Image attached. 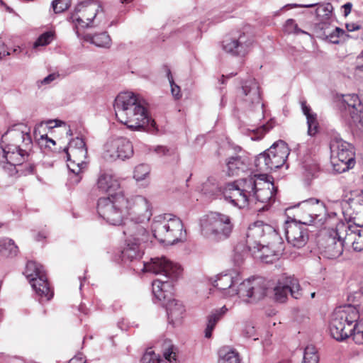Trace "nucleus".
<instances>
[{
	"label": "nucleus",
	"instance_id": "obj_5",
	"mask_svg": "<svg viewBox=\"0 0 363 363\" xmlns=\"http://www.w3.org/2000/svg\"><path fill=\"white\" fill-rule=\"evenodd\" d=\"M74 24V30L80 38L79 29L104 26L106 18L101 5L94 0H87L79 4L69 17Z\"/></svg>",
	"mask_w": 363,
	"mask_h": 363
},
{
	"label": "nucleus",
	"instance_id": "obj_64",
	"mask_svg": "<svg viewBox=\"0 0 363 363\" xmlns=\"http://www.w3.org/2000/svg\"><path fill=\"white\" fill-rule=\"evenodd\" d=\"M13 359L18 361L19 363H26V362L23 359L18 357H14Z\"/></svg>",
	"mask_w": 363,
	"mask_h": 363
},
{
	"label": "nucleus",
	"instance_id": "obj_16",
	"mask_svg": "<svg viewBox=\"0 0 363 363\" xmlns=\"http://www.w3.org/2000/svg\"><path fill=\"white\" fill-rule=\"evenodd\" d=\"M255 40L247 33L238 31L226 36L222 42L223 50L228 54L236 57H245L253 48Z\"/></svg>",
	"mask_w": 363,
	"mask_h": 363
},
{
	"label": "nucleus",
	"instance_id": "obj_15",
	"mask_svg": "<svg viewBox=\"0 0 363 363\" xmlns=\"http://www.w3.org/2000/svg\"><path fill=\"white\" fill-rule=\"evenodd\" d=\"M126 201L124 205L125 216L128 220H137L147 223L152 216V205L150 201L144 196L134 195L130 197L125 196Z\"/></svg>",
	"mask_w": 363,
	"mask_h": 363
},
{
	"label": "nucleus",
	"instance_id": "obj_27",
	"mask_svg": "<svg viewBox=\"0 0 363 363\" xmlns=\"http://www.w3.org/2000/svg\"><path fill=\"white\" fill-rule=\"evenodd\" d=\"M147 223L137 220H126L124 223L123 234L125 236V242H134L139 243L147 242L150 235L145 227Z\"/></svg>",
	"mask_w": 363,
	"mask_h": 363
},
{
	"label": "nucleus",
	"instance_id": "obj_13",
	"mask_svg": "<svg viewBox=\"0 0 363 363\" xmlns=\"http://www.w3.org/2000/svg\"><path fill=\"white\" fill-rule=\"evenodd\" d=\"M24 274L36 294L39 296L40 301L43 300L50 301L52 298L53 292L50 288L47 276L43 267L40 264L28 261Z\"/></svg>",
	"mask_w": 363,
	"mask_h": 363
},
{
	"label": "nucleus",
	"instance_id": "obj_57",
	"mask_svg": "<svg viewBox=\"0 0 363 363\" xmlns=\"http://www.w3.org/2000/svg\"><path fill=\"white\" fill-rule=\"evenodd\" d=\"M48 125L49 128H54L60 126L62 124H65L63 121H59V120H54V121H48Z\"/></svg>",
	"mask_w": 363,
	"mask_h": 363
},
{
	"label": "nucleus",
	"instance_id": "obj_22",
	"mask_svg": "<svg viewBox=\"0 0 363 363\" xmlns=\"http://www.w3.org/2000/svg\"><path fill=\"white\" fill-rule=\"evenodd\" d=\"M274 292L275 300L280 303L285 302L289 294L295 299L300 298L303 295L298 280L291 276L280 277L274 287Z\"/></svg>",
	"mask_w": 363,
	"mask_h": 363
},
{
	"label": "nucleus",
	"instance_id": "obj_60",
	"mask_svg": "<svg viewBox=\"0 0 363 363\" xmlns=\"http://www.w3.org/2000/svg\"><path fill=\"white\" fill-rule=\"evenodd\" d=\"M303 167L306 169V170L308 171L310 173H313L316 169L315 164H313V166L310 167L309 168L307 167L306 164H303Z\"/></svg>",
	"mask_w": 363,
	"mask_h": 363
},
{
	"label": "nucleus",
	"instance_id": "obj_29",
	"mask_svg": "<svg viewBox=\"0 0 363 363\" xmlns=\"http://www.w3.org/2000/svg\"><path fill=\"white\" fill-rule=\"evenodd\" d=\"M142 363H177L176 347L169 345L163 352V356L152 350H147L142 357Z\"/></svg>",
	"mask_w": 363,
	"mask_h": 363
},
{
	"label": "nucleus",
	"instance_id": "obj_4",
	"mask_svg": "<svg viewBox=\"0 0 363 363\" xmlns=\"http://www.w3.org/2000/svg\"><path fill=\"white\" fill-rule=\"evenodd\" d=\"M143 272H151L164 277V279H156L152 282V294L158 301H164L171 292L172 286L169 280L177 279L181 274V266L164 257L152 258L149 262H143Z\"/></svg>",
	"mask_w": 363,
	"mask_h": 363
},
{
	"label": "nucleus",
	"instance_id": "obj_44",
	"mask_svg": "<svg viewBox=\"0 0 363 363\" xmlns=\"http://www.w3.org/2000/svg\"><path fill=\"white\" fill-rule=\"evenodd\" d=\"M167 75L170 84L172 96L177 99H180L182 96L180 87L174 83L170 69H167Z\"/></svg>",
	"mask_w": 363,
	"mask_h": 363
},
{
	"label": "nucleus",
	"instance_id": "obj_6",
	"mask_svg": "<svg viewBox=\"0 0 363 363\" xmlns=\"http://www.w3.org/2000/svg\"><path fill=\"white\" fill-rule=\"evenodd\" d=\"M233 228L230 218L220 213L211 212L200 219L201 234L211 242H218L226 240Z\"/></svg>",
	"mask_w": 363,
	"mask_h": 363
},
{
	"label": "nucleus",
	"instance_id": "obj_47",
	"mask_svg": "<svg viewBox=\"0 0 363 363\" xmlns=\"http://www.w3.org/2000/svg\"><path fill=\"white\" fill-rule=\"evenodd\" d=\"M155 151L160 156H170L175 154L174 150L162 145L157 146Z\"/></svg>",
	"mask_w": 363,
	"mask_h": 363
},
{
	"label": "nucleus",
	"instance_id": "obj_43",
	"mask_svg": "<svg viewBox=\"0 0 363 363\" xmlns=\"http://www.w3.org/2000/svg\"><path fill=\"white\" fill-rule=\"evenodd\" d=\"M70 4V0H55L52 3V6L55 13H60L67 10Z\"/></svg>",
	"mask_w": 363,
	"mask_h": 363
},
{
	"label": "nucleus",
	"instance_id": "obj_36",
	"mask_svg": "<svg viewBox=\"0 0 363 363\" xmlns=\"http://www.w3.org/2000/svg\"><path fill=\"white\" fill-rule=\"evenodd\" d=\"M218 355V363H240L239 354L228 347L220 349Z\"/></svg>",
	"mask_w": 363,
	"mask_h": 363
},
{
	"label": "nucleus",
	"instance_id": "obj_20",
	"mask_svg": "<svg viewBox=\"0 0 363 363\" xmlns=\"http://www.w3.org/2000/svg\"><path fill=\"white\" fill-rule=\"evenodd\" d=\"M238 96L244 107L262 111L263 104L261 101L259 86L255 79L245 80L238 90Z\"/></svg>",
	"mask_w": 363,
	"mask_h": 363
},
{
	"label": "nucleus",
	"instance_id": "obj_31",
	"mask_svg": "<svg viewBox=\"0 0 363 363\" xmlns=\"http://www.w3.org/2000/svg\"><path fill=\"white\" fill-rule=\"evenodd\" d=\"M226 166L228 176H238L247 170L248 161L241 156L230 157L227 160Z\"/></svg>",
	"mask_w": 363,
	"mask_h": 363
},
{
	"label": "nucleus",
	"instance_id": "obj_63",
	"mask_svg": "<svg viewBox=\"0 0 363 363\" xmlns=\"http://www.w3.org/2000/svg\"><path fill=\"white\" fill-rule=\"evenodd\" d=\"M298 211H299V213H301V216H301V218H300V219H302V218H303V216H308V211H302V210L301 209V207H300V206H298Z\"/></svg>",
	"mask_w": 363,
	"mask_h": 363
},
{
	"label": "nucleus",
	"instance_id": "obj_41",
	"mask_svg": "<svg viewBox=\"0 0 363 363\" xmlns=\"http://www.w3.org/2000/svg\"><path fill=\"white\" fill-rule=\"evenodd\" d=\"M53 40V33L51 31H48L40 35L33 44L34 48L40 46H45L50 44Z\"/></svg>",
	"mask_w": 363,
	"mask_h": 363
},
{
	"label": "nucleus",
	"instance_id": "obj_62",
	"mask_svg": "<svg viewBox=\"0 0 363 363\" xmlns=\"http://www.w3.org/2000/svg\"><path fill=\"white\" fill-rule=\"evenodd\" d=\"M353 328H359V330H363V323H357V322L352 323Z\"/></svg>",
	"mask_w": 363,
	"mask_h": 363
},
{
	"label": "nucleus",
	"instance_id": "obj_25",
	"mask_svg": "<svg viewBox=\"0 0 363 363\" xmlns=\"http://www.w3.org/2000/svg\"><path fill=\"white\" fill-rule=\"evenodd\" d=\"M339 231L345 236L346 247H352L356 252L363 250V230L359 226L340 222Z\"/></svg>",
	"mask_w": 363,
	"mask_h": 363
},
{
	"label": "nucleus",
	"instance_id": "obj_24",
	"mask_svg": "<svg viewBox=\"0 0 363 363\" xmlns=\"http://www.w3.org/2000/svg\"><path fill=\"white\" fill-rule=\"evenodd\" d=\"M242 277L236 269H230L218 274L213 281V286L223 292V296L232 297L238 295V286Z\"/></svg>",
	"mask_w": 363,
	"mask_h": 363
},
{
	"label": "nucleus",
	"instance_id": "obj_34",
	"mask_svg": "<svg viewBox=\"0 0 363 363\" xmlns=\"http://www.w3.org/2000/svg\"><path fill=\"white\" fill-rule=\"evenodd\" d=\"M84 40L100 48H109L111 45V39L106 32L95 34H87L83 37Z\"/></svg>",
	"mask_w": 363,
	"mask_h": 363
},
{
	"label": "nucleus",
	"instance_id": "obj_2",
	"mask_svg": "<svg viewBox=\"0 0 363 363\" xmlns=\"http://www.w3.org/2000/svg\"><path fill=\"white\" fill-rule=\"evenodd\" d=\"M32 140L23 125H15L1 137L0 167L9 175L21 172L26 175L34 171Z\"/></svg>",
	"mask_w": 363,
	"mask_h": 363
},
{
	"label": "nucleus",
	"instance_id": "obj_28",
	"mask_svg": "<svg viewBox=\"0 0 363 363\" xmlns=\"http://www.w3.org/2000/svg\"><path fill=\"white\" fill-rule=\"evenodd\" d=\"M96 189L101 193L115 195L120 189L121 183L118 177L111 171H102L99 173L96 183Z\"/></svg>",
	"mask_w": 363,
	"mask_h": 363
},
{
	"label": "nucleus",
	"instance_id": "obj_45",
	"mask_svg": "<svg viewBox=\"0 0 363 363\" xmlns=\"http://www.w3.org/2000/svg\"><path fill=\"white\" fill-rule=\"evenodd\" d=\"M333 11V6L330 4H326L324 5H321L318 7L316 9V14L318 16H320L322 15L328 17Z\"/></svg>",
	"mask_w": 363,
	"mask_h": 363
},
{
	"label": "nucleus",
	"instance_id": "obj_23",
	"mask_svg": "<svg viewBox=\"0 0 363 363\" xmlns=\"http://www.w3.org/2000/svg\"><path fill=\"white\" fill-rule=\"evenodd\" d=\"M298 206L304 211H308V216H303L301 222L304 225L313 223L322 224L326 216V208L324 203L316 199H309L298 203Z\"/></svg>",
	"mask_w": 363,
	"mask_h": 363
},
{
	"label": "nucleus",
	"instance_id": "obj_21",
	"mask_svg": "<svg viewBox=\"0 0 363 363\" xmlns=\"http://www.w3.org/2000/svg\"><path fill=\"white\" fill-rule=\"evenodd\" d=\"M133 155L132 143L125 138H110L105 145L104 157L106 160L113 161L117 159L124 160Z\"/></svg>",
	"mask_w": 363,
	"mask_h": 363
},
{
	"label": "nucleus",
	"instance_id": "obj_33",
	"mask_svg": "<svg viewBox=\"0 0 363 363\" xmlns=\"http://www.w3.org/2000/svg\"><path fill=\"white\" fill-rule=\"evenodd\" d=\"M126 246L121 252L122 259L124 261H133L141 256L140 246L142 243L134 242H125Z\"/></svg>",
	"mask_w": 363,
	"mask_h": 363
},
{
	"label": "nucleus",
	"instance_id": "obj_17",
	"mask_svg": "<svg viewBox=\"0 0 363 363\" xmlns=\"http://www.w3.org/2000/svg\"><path fill=\"white\" fill-rule=\"evenodd\" d=\"M339 223L335 228L325 230L318 241L319 247L323 250L325 257L328 259L339 257L346 247L344 235L339 233Z\"/></svg>",
	"mask_w": 363,
	"mask_h": 363
},
{
	"label": "nucleus",
	"instance_id": "obj_8",
	"mask_svg": "<svg viewBox=\"0 0 363 363\" xmlns=\"http://www.w3.org/2000/svg\"><path fill=\"white\" fill-rule=\"evenodd\" d=\"M151 229L154 238L160 242L172 245L183 238L182 220L172 214L155 216Z\"/></svg>",
	"mask_w": 363,
	"mask_h": 363
},
{
	"label": "nucleus",
	"instance_id": "obj_37",
	"mask_svg": "<svg viewBox=\"0 0 363 363\" xmlns=\"http://www.w3.org/2000/svg\"><path fill=\"white\" fill-rule=\"evenodd\" d=\"M18 248L14 241L5 238L0 240V252L6 257H13L18 254Z\"/></svg>",
	"mask_w": 363,
	"mask_h": 363
},
{
	"label": "nucleus",
	"instance_id": "obj_51",
	"mask_svg": "<svg viewBox=\"0 0 363 363\" xmlns=\"http://www.w3.org/2000/svg\"><path fill=\"white\" fill-rule=\"evenodd\" d=\"M318 5V4H286L283 8L287 9H293V8H312L315 6Z\"/></svg>",
	"mask_w": 363,
	"mask_h": 363
},
{
	"label": "nucleus",
	"instance_id": "obj_30",
	"mask_svg": "<svg viewBox=\"0 0 363 363\" xmlns=\"http://www.w3.org/2000/svg\"><path fill=\"white\" fill-rule=\"evenodd\" d=\"M166 310L169 323L174 326L179 325L185 313L183 303L179 300L170 298L166 304Z\"/></svg>",
	"mask_w": 363,
	"mask_h": 363
},
{
	"label": "nucleus",
	"instance_id": "obj_53",
	"mask_svg": "<svg viewBox=\"0 0 363 363\" xmlns=\"http://www.w3.org/2000/svg\"><path fill=\"white\" fill-rule=\"evenodd\" d=\"M86 359L84 357L82 354H78L74 357H72L69 363H85Z\"/></svg>",
	"mask_w": 363,
	"mask_h": 363
},
{
	"label": "nucleus",
	"instance_id": "obj_46",
	"mask_svg": "<svg viewBox=\"0 0 363 363\" xmlns=\"http://www.w3.org/2000/svg\"><path fill=\"white\" fill-rule=\"evenodd\" d=\"M344 33L345 31L342 29L336 27L335 30L328 35V38L331 43L337 44L339 43V37L342 36Z\"/></svg>",
	"mask_w": 363,
	"mask_h": 363
},
{
	"label": "nucleus",
	"instance_id": "obj_18",
	"mask_svg": "<svg viewBox=\"0 0 363 363\" xmlns=\"http://www.w3.org/2000/svg\"><path fill=\"white\" fill-rule=\"evenodd\" d=\"M267 285L265 279L262 277L245 279L238 286V296L245 303H256L267 295Z\"/></svg>",
	"mask_w": 363,
	"mask_h": 363
},
{
	"label": "nucleus",
	"instance_id": "obj_26",
	"mask_svg": "<svg viewBox=\"0 0 363 363\" xmlns=\"http://www.w3.org/2000/svg\"><path fill=\"white\" fill-rule=\"evenodd\" d=\"M304 223L301 222L292 221L286 223L285 228V234L289 244L296 248H301L308 242V232L304 226Z\"/></svg>",
	"mask_w": 363,
	"mask_h": 363
},
{
	"label": "nucleus",
	"instance_id": "obj_39",
	"mask_svg": "<svg viewBox=\"0 0 363 363\" xmlns=\"http://www.w3.org/2000/svg\"><path fill=\"white\" fill-rule=\"evenodd\" d=\"M150 168L147 164H140L135 167L133 172V177L137 182L143 181L148 177Z\"/></svg>",
	"mask_w": 363,
	"mask_h": 363
},
{
	"label": "nucleus",
	"instance_id": "obj_35",
	"mask_svg": "<svg viewBox=\"0 0 363 363\" xmlns=\"http://www.w3.org/2000/svg\"><path fill=\"white\" fill-rule=\"evenodd\" d=\"M303 113L306 116L308 124V133L310 135H314L317 133L318 123L316 115L311 112V108L306 104L305 101L301 102Z\"/></svg>",
	"mask_w": 363,
	"mask_h": 363
},
{
	"label": "nucleus",
	"instance_id": "obj_52",
	"mask_svg": "<svg viewBox=\"0 0 363 363\" xmlns=\"http://www.w3.org/2000/svg\"><path fill=\"white\" fill-rule=\"evenodd\" d=\"M11 55L9 50H6L4 44L0 42V62L4 60L6 56Z\"/></svg>",
	"mask_w": 363,
	"mask_h": 363
},
{
	"label": "nucleus",
	"instance_id": "obj_42",
	"mask_svg": "<svg viewBox=\"0 0 363 363\" xmlns=\"http://www.w3.org/2000/svg\"><path fill=\"white\" fill-rule=\"evenodd\" d=\"M247 255V252L242 250L240 246H237L234 251V255L233 256V262L236 266H241L245 259H246Z\"/></svg>",
	"mask_w": 363,
	"mask_h": 363
},
{
	"label": "nucleus",
	"instance_id": "obj_55",
	"mask_svg": "<svg viewBox=\"0 0 363 363\" xmlns=\"http://www.w3.org/2000/svg\"><path fill=\"white\" fill-rule=\"evenodd\" d=\"M274 126V122L271 121L267 123L265 125H262L259 128V131H262V134H265L267 132H268L270 129H272Z\"/></svg>",
	"mask_w": 363,
	"mask_h": 363
},
{
	"label": "nucleus",
	"instance_id": "obj_58",
	"mask_svg": "<svg viewBox=\"0 0 363 363\" xmlns=\"http://www.w3.org/2000/svg\"><path fill=\"white\" fill-rule=\"evenodd\" d=\"M343 8L345 9V15L347 16L350 12L352 9V4L351 3H347L343 6Z\"/></svg>",
	"mask_w": 363,
	"mask_h": 363
},
{
	"label": "nucleus",
	"instance_id": "obj_54",
	"mask_svg": "<svg viewBox=\"0 0 363 363\" xmlns=\"http://www.w3.org/2000/svg\"><path fill=\"white\" fill-rule=\"evenodd\" d=\"M356 63L357 69L363 72V51L357 57Z\"/></svg>",
	"mask_w": 363,
	"mask_h": 363
},
{
	"label": "nucleus",
	"instance_id": "obj_40",
	"mask_svg": "<svg viewBox=\"0 0 363 363\" xmlns=\"http://www.w3.org/2000/svg\"><path fill=\"white\" fill-rule=\"evenodd\" d=\"M284 31L288 34H308L307 32L299 28L295 21L291 18L288 19L285 22V24L284 26Z\"/></svg>",
	"mask_w": 363,
	"mask_h": 363
},
{
	"label": "nucleus",
	"instance_id": "obj_48",
	"mask_svg": "<svg viewBox=\"0 0 363 363\" xmlns=\"http://www.w3.org/2000/svg\"><path fill=\"white\" fill-rule=\"evenodd\" d=\"M354 330H352V335L354 340L357 344H363V330H359V328H354Z\"/></svg>",
	"mask_w": 363,
	"mask_h": 363
},
{
	"label": "nucleus",
	"instance_id": "obj_14",
	"mask_svg": "<svg viewBox=\"0 0 363 363\" xmlns=\"http://www.w3.org/2000/svg\"><path fill=\"white\" fill-rule=\"evenodd\" d=\"M67 154L68 169L74 174L75 183L79 182L81 177L79 173L86 167L85 160L87 156V149L84 140L77 137L71 140L68 147L64 149Z\"/></svg>",
	"mask_w": 363,
	"mask_h": 363
},
{
	"label": "nucleus",
	"instance_id": "obj_12",
	"mask_svg": "<svg viewBox=\"0 0 363 363\" xmlns=\"http://www.w3.org/2000/svg\"><path fill=\"white\" fill-rule=\"evenodd\" d=\"M289 152L287 144L279 140L257 157L255 161V166L257 170L262 172L275 170L285 163Z\"/></svg>",
	"mask_w": 363,
	"mask_h": 363
},
{
	"label": "nucleus",
	"instance_id": "obj_9",
	"mask_svg": "<svg viewBox=\"0 0 363 363\" xmlns=\"http://www.w3.org/2000/svg\"><path fill=\"white\" fill-rule=\"evenodd\" d=\"M276 238L277 233L272 225L257 220L248 227L246 245L252 253L260 251L265 255L271 240Z\"/></svg>",
	"mask_w": 363,
	"mask_h": 363
},
{
	"label": "nucleus",
	"instance_id": "obj_56",
	"mask_svg": "<svg viewBox=\"0 0 363 363\" xmlns=\"http://www.w3.org/2000/svg\"><path fill=\"white\" fill-rule=\"evenodd\" d=\"M346 29L349 32H352L354 30H357L360 28V26L359 24L354 23H348L345 25Z\"/></svg>",
	"mask_w": 363,
	"mask_h": 363
},
{
	"label": "nucleus",
	"instance_id": "obj_49",
	"mask_svg": "<svg viewBox=\"0 0 363 363\" xmlns=\"http://www.w3.org/2000/svg\"><path fill=\"white\" fill-rule=\"evenodd\" d=\"M243 335L246 337H252L254 340H257V338L255 337V329L253 325L251 324H247L243 329Z\"/></svg>",
	"mask_w": 363,
	"mask_h": 363
},
{
	"label": "nucleus",
	"instance_id": "obj_11",
	"mask_svg": "<svg viewBox=\"0 0 363 363\" xmlns=\"http://www.w3.org/2000/svg\"><path fill=\"white\" fill-rule=\"evenodd\" d=\"M331 162L334 170L341 173L352 168L355 164L353 146L339 136H334L330 143Z\"/></svg>",
	"mask_w": 363,
	"mask_h": 363
},
{
	"label": "nucleus",
	"instance_id": "obj_32",
	"mask_svg": "<svg viewBox=\"0 0 363 363\" xmlns=\"http://www.w3.org/2000/svg\"><path fill=\"white\" fill-rule=\"evenodd\" d=\"M228 309L225 306H223L219 309H216L211 312L210 315L207 317V324L206 328L205 329V337L206 338H210L212 336V332L215 328L216 323L221 318L223 315H224Z\"/></svg>",
	"mask_w": 363,
	"mask_h": 363
},
{
	"label": "nucleus",
	"instance_id": "obj_50",
	"mask_svg": "<svg viewBox=\"0 0 363 363\" xmlns=\"http://www.w3.org/2000/svg\"><path fill=\"white\" fill-rule=\"evenodd\" d=\"M59 76L60 75L58 73L50 74L48 76H47L43 80L40 81V84L45 85L49 84L52 82L56 80L59 77Z\"/></svg>",
	"mask_w": 363,
	"mask_h": 363
},
{
	"label": "nucleus",
	"instance_id": "obj_19",
	"mask_svg": "<svg viewBox=\"0 0 363 363\" xmlns=\"http://www.w3.org/2000/svg\"><path fill=\"white\" fill-rule=\"evenodd\" d=\"M341 116L350 123H363V105L357 94L343 95L338 101Z\"/></svg>",
	"mask_w": 363,
	"mask_h": 363
},
{
	"label": "nucleus",
	"instance_id": "obj_59",
	"mask_svg": "<svg viewBox=\"0 0 363 363\" xmlns=\"http://www.w3.org/2000/svg\"><path fill=\"white\" fill-rule=\"evenodd\" d=\"M46 237H47V235L45 233H38V235L36 236V240L38 241H40V240L45 239Z\"/></svg>",
	"mask_w": 363,
	"mask_h": 363
},
{
	"label": "nucleus",
	"instance_id": "obj_1",
	"mask_svg": "<svg viewBox=\"0 0 363 363\" xmlns=\"http://www.w3.org/2000/svg\"><path fill=\"white\" fill-rule=\"evenodd\" d=\"M203 191L210 196L221 193L226 201L242 208L258 202L266 204L274 201L277 189L272 177L267 174H255L223 186H218L216 179H208L203 184Z\"/></svg>",
	"mask_w": 363,
	"mask_h": 363
},
{
	"label": "nucleus",
	"instance_id": "obj_61",
	"mask_svg": "<svg viewBox=\"0 0 363 363\" xmlns=\"http://www.w3.org/2000/svg\"><path fill=\"white\" fill-rule=\"evenodd\" d=\"M41 138H42V139H45L47 141V143H50L53 145H55V141L53 140L52 139L48 138V137L47 135H42Z\"/></svg>",
	"mask_w": 363,
	"mask_h": 363
},
{
	"label": "nucleus",
	"instance_id": "obj_3",
	"mask_svg": "<svg viewBox=\"0 0 363 363\" xmlns=\"http://www.w3.org/2000/svg\"><path fill=\"white\" fill-rule=\"evenodd\" d=\"M113 106L118 121L128 128L134 130L146 128L151 133L157 131L156 123L150 116L144 101L140 100L133 93L119 94Z\"/></svg>",
	"mask_w": 363,
	"mask_h": 363
},
{
	"label": "nucleus",
	"instance_id": "obj_10",
	"mask_svg": "<svg viewBox=\"0 0 363 363\" xmlns=\"http://www.w3.org/2000/svg\"><path fill=\"white\" fill-rule=\"evenodd\" d=\"M122 191L111 196L100 198L97 212L100 217L111 225H121L125 216L124 205L126 203Z\"/></svg>",
	"mask_w": 363,
	"mask_h": 363
},
{
	"label": "nucleus",
	"instance_id": "obj_38",
	"mask_svg": "<svg viewBox=\"0 0 363 363\" xmlns=\"http://www.w3.org/2000/svg\"><path fill=\"white\" fill-rule=\"evenodd\" d=\"M319 356L313 345H308L304 350L302 363H318Z\"/></svg>",
	"mask_w": 363,
	"mask_h": 363
},
{
	"label": "nucleus",
	"instance_id": "obj_7",
	"mask_svg": "<svg viewBox=\"0 0 363 363\" xmlns=\"http://www.w3.org/2000/svg\"><path fill=\"white\" fill-rule=\"evenodd\" d=\"M359 305H346L337 308L332 313L330 322V332L331 336L342 341L352 335V330H354L352 323L357 321L359 318Z\"/></svg>",
	"mask_w": 363,
	"mask_h": 363
}]
</instances>
